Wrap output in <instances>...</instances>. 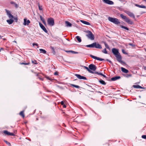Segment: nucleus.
I'll list each match as a JSON object with an SVG mask.
<instances>
[{"instance_id":"18","label":"nucleus","mask_w":146,"mask_h":146,"mask_svg":"<svg viewBox=\"0 0 146 146\" xmlns=\"http://www.w3.org/2000/svg\"><path fill=\"white\" fill-rule=\"evenodd\" d=\"M66 26L67 27H71L72 26V24L70 23L69 22L67 21H66L65 22Z\"/></svg>"},{"instance_id":"23","label":"nucleus","mask_w":146,"mask_h":146,"mask_svg":"<svg viewBox=\"0 0 146 146\" xmlns=\"http://www.w3.org/2000/svg\"><path fill=\"white\" fill-rule=\"evenodd\" d=\"M7 22L9 24H11L14 22V20L12 19H10L9 20H7Z\"/></svg>"},{"instance_id":"39","label":"nucleus","mask_w":146,"mask_h":146,"mask_svg":"<svg viewBox=\"0 0 146 146\" xmlns=\"http://www.w3.org/2000/svg\"><path fill=\"white\" fill-rule=\"evenodd\" d=\"M8 16L11 19H12L14 18L13 16L11 14V13L9 14V15Z\"/></svg>"},{"instance_id":"16","label":"nucleus","mask_w":146,"mask_h":146,"mask_svg":"<svg viewBox=\"0 0 146 146\" xmlns=\"http://www.w3.org/2000/svg\"><path fill=\"white\" fill-rule=\"evenodd\" d=\"M121 71L123 73H127L129 72L128 70L123 67H121Z\"/></svg>"},{"instance_id":"37","label":"nucleus","mask_w":146,"mask_h":146,"mask_svg":"<svg viewBox=\"0 0 146 146\" xmlns=\"http://www.w3.org/2000/svg\"><path fill=\"white\" fill-rule=\"evenodd\" d=\"M45 78L48 80L52 81V80H53V79L51 78L49 76H45Z\"/></svg>"},{"instance_id":"52","label":"nucleus","mask_w":146,"mask_h":146,"mask_svg":"<svg viewBox=\"0 0 146 146\" xmlns=\"http://www.w3.org/2000/svg\"><path fill=\"white\" fill-rule=\"evenodd\" d=\"M11 4H15V2H14L13 1H11Z\"/></svg>"},{"instance_id":"25","label":"nucleus","mask_w":146,"mask_h":146,"mask_svg":"<svg viewBox=\"0 0 146 146\" xmlns=\"http://www.w3.org/2000/svg\"><path fill=\"white\" fill-rule=\"evenodd\" d=\"M94 42L93 43L91 44L88 45L86 46L88 47L94 48Z\"/></svg>"},{"instance_id":"22","label":"nucleus","mask_w":146,"mask_h":146,"mask_svg":"<svg viewBox=\"0 0 146 146\" xmlns=\"http://www.w3.org/2000/svg\"><path fill=\"white\" fill-rule=\"evenodd\" d=\"M81 21L82 23L83 24H85V25H90V23L89 22H88L87 21H83V20H81Z\"/></svg>"},{"instance_id":"14","label":"nucleus","mask_w":146,"mask_h":146,"mask_svg":"<svg viewBox=\"0 0 146 146\" xmlns=\"http://www.w3.org/2000/svg\"><path fill=\"white\" fill-rule=\"evenodd\" d=\"M94 48L99 49H101L102 48L101 45L98 43H97L96 42H94Z\"/></svg>"},{"instance_id":"60","label":"nucleus","mask_w":146,"mask_h":146,"mask_svg":"<svg viewBox=\"0 0 146 146\" xmlns=\"http://www.w3.org/2000/svg\"><path fill=\"white\" fill-rule=\"evenodd\" d=\"M0 37L1 38V35H0Z\"/></svg>"},{"instance_id":"10","label":"nucleus","mask_w":146,"mask_h":146,"mask_svg":"<svg viewBox=\"0 0 146 146\" xmlns=\"http://www.w3.org/2000/svg\"><path fill=\"white\" fill-rule=\"evenodd\" d=\"M102 1L105 3L109 4V5H113V2L110 0H102Z\"/></svg>"},{"instance_id":"45","label":"nucleus","mask_w":146,"mask_h":146,"mask_svg":"<svg viewBox=\"0 0 146 146\" xmlns=\"http://www.w3.org/2000/svg\"><path fill=\"white\" fill-rule=\"evenodd\" d=\"M33 46H34L35 45H36V46L37 47V48H38V44H37V43H33Z\"/></svg>"},{"instance_id":"44","label":"nucleus","mask_w":146,"mask_h":146,"mask_svg":"<svg viewBox=\"0 0 146 146\" xmlns=\"http://www.w3.org/2000/svg\"><path fill=\"white\" fill-rule=\"evenodd\" d=\"M122 51L123 53L125 54H127V53L125 52V50L124 49H122Z\"/></svg>"},{"instance_id":"15","label":"nucleus","mask_w":146,"mask_h":146,"mask_svg":"<svg viewBox=\"0 0 146 146\" xmlns=\"http://www.w3.org/2000/svg\"><path fill=\"white\" fill-rule=\"evenodd\" d=\"M127 14L130 17H132L134 19L135 18V15L133 13L130 12H128Z\"/></svg>"},{"instance_id":"27","label":"nucleus","mask_w":146,"mask_h":146,"mask_svg":"<svg viewBox=\"0 0 146 146\" xmlns=\"http://www.w3.org/2000/svg\"><path fill=\"white\" fill-rule=\"evenodd\" d=\"M76 39H77V40H78V41L79 42H81L82 41V40L81 38V37H80L79 36H77L76 37Z\"/></svg>"},{"instance_id":"43","label":"nucleus","mask_w":146,"mask_h":146,"mask_svg":"<svg viewBox=\"0 0 146 146\" xmlns=\"http://www.w3.org/2000/svg\"><path fill=\"white\" fill-rule=\"evenodd\" d=\"M132 76V74H127L126 75V77L128 78H129V77H131V76Z\"/></svg>"},{"instance_id":"57","label":"nucleus","mask_w":146,"mask_h":146,"mask_svg":"<svg viewBox=\"0 0 146 146\" xmlns=\"http://www.w3.org/2000/svg\"><path fill=\"white\" fill-rule=\"evenodd\" d=\"M143 68L144 69L146 70V66L143 67Z\"/></svg>"},{"instance_id":"6","label":"nucleus","mask_w":146,"mask_h":146,"mask_svg":"<svg viewBox=\"0 0 146 146\" xmlns=\"http://www.w3.org/2000/svg\"><path fill=\"white\" fill-rule=\"evenodd\" d=\"M89 68L90 70H92L93 71H95L96 69V66L94 64H91L89 66Z\"/></svg>"},{"instance_id":"26","label":"nucleus","mask_w":146,"mask_h":146,"mask_svg":"<svg viewBox=\"0 0 146 146\" xmlns=\"http://www.w3.org/2000/svg\"><path fill=\"white\" fill-rule=\"evenodd\" d=\"M99 82L101 84L104 85H105L106 84V83L105 82L101 79L99 80Z\"/></svg>"},{"instance_id":"42","label":"nucleus","mask_w":146,"mask_h":146,"mask_svg":"<svg viewBox=\"0 0 146 146\" xmlns=\"http://www.w3.org/2000/svg\"><path fill=\"white\" fill-rule=\"evenodd\" d=\"M102 52L105 54H107L108 53L106 48H105L104 50H103Z\"/></svg>"},{"instance_id":"13","label":"nucleus","mask_w":146,"mask_h":146,"mask_svg":"<svg viewBox=\"0 0 146 146\" xmlns=\"http://www.w3.org/2000/svg\"><path fill=\"white\" fill-rule=\"evenodd\" d=\"M112 51L113 54L115 55L119 53L118 50L115 48H112Z\"/></svg>"},{"instance_id":"56","label":"nucleus","mask_w":146,"mask_h":146,"mask_svg":"<svg viewBox=\"0 0 146 146\" xmlns=\"http://www.w3.org/2000/svg\"><path fill=\"white\" fill-rule=\"evenodd\" d=\"M38 78H39V79L40 80L42 81L43 80V79H42L40 77Z\"/></svg>"},{"instance_id":"59","label":"nucleus","mask_w":146,"mask_h":146,"mask_svg":"<svg viewBox=\"0 0 146 146\" xmlns=\"http://www.w3.org/2000/svg\"><path fill=\"white\" fill-rule=\"evenodd\" d=\"M88 86H89V87H91V86H89V85H88Z\"/></svg>"},{"instance_id":"50","label":"nucleus","mask_w":146,"mask_h":146,"mask_svg":"<svg viewBox=\"0 0 146 146\" xmlns=\"http://www.w3.org/2000/svg\"><path fill=\"white\" fill-rule=\"evenodd\" d=\"M106 60L107 61H108L111 64H112V62L110 61V60H109L108 59H107Z\"/></svg>"},{"instance_id":"8","label":"nucleus","mask_w":146,"mask_h":146,"mask_svg":"<svg viewBox=\"0 0 146 146\" xmlns=\"http://www.w3.org/2000/svg\"><path fill=\"white\" fill-rule=\"evenodd\" d=\"M39 25L40 28L43 30L46 33H47L48 31L45 28V27L43 26V25L40 23H39Z\"/></svg>"},{"instance_id":"9","label":"nucleus","mask_w":146,"mask_h":146,"mask_svg":"<svg viewBox=\"0 0 146 146\" xmlns=\"http://www.w3.org/2000/svg\"><path fill=\"white\" fill-rule=\"evenodd\" d=\"M3 133L5 134L8 135L14 136L15 135L13 133H11L7 130H5L3 131Z\"/></svg>"},{"instance_id":"35","label":"nucleus","mask_w":146,"mask_h":146,"mask_svg":"<svg viewBox=\"0 0 146 146\" xmlns=\"http://www.w3.org/2000/svg\"><path fill=\"white\" fill-rule=\"evenodd\" d=\"M20 64L21 65L22 64H24L25 65H28L30 64V62H28L27 63H24V62H22V63H20Z\"/></svg>"},{"instance_id":"19","label":"nucleus","mask_w":146,"mask_h":146,"mask_svg":"<svg viewBox=\"0 0 146 146\" xmlns=\"http://www.w3.org/2000/svg\"><path fill=\"white\" fill-rule=\"evenodd\" d=\"M84 68L87 70L90 73L92 74H94V72L92 71L91 70H90L88 67L86 66H84Z\"/></svg>"},{"instance_id":"38","label":"nucleus","mask_w":146,"mask_h":146,"mask_svg":"<svg viewBox=\"0 0 146 146\" xmlns=\"http://www.w3.org/2000/svg\"><path fill=\"white\" fill-rule=\"evenodd\" d=\"M5 11H6V12L7 13V15H9V14H11V12H10V11L7 10V9H5Z\"/></svg>"},{"instance_id":"41","label":"nucleus","mask_w":146,"mask_h":146,"mask_svg":"<svg viewBox=\"0 0 146 146\" xmlns=\"http://www.w3.org/2000/svg\"><path fill=\"white\" fill-rule=\"evenodd\" d=\"M104 44L105 45V46L108 49L109 48V46L108 45V44H107V43L106 42H104Z\"/></svg>"},{"instance_id":"17","label":"nucleus","mask_w":146,"mask_h":146,"mask_svg":"<svg viewBox=\"0 0 146 146\" xmlns=\"http://www.w3.org/2000/svg\"><path fill=\"white\" fill-rule=\"evenodd\" d=\"M121 77L119 76H115V77L112 78L111 79L112 81H115L117 79H119Z\"/></svg>"},{"instance_id":"36","label":"nucleus","mask_w":146,"mask_h":146,"mask_svg":"<svg viewBox=\"0 0 146 146\" xmlns=\"http://www.w3.org/2000/svg\"><path fill=\"white\" fill-rule=\"evenodd\" d=\"M94 74H97L98 75H100L102 76H103V74L101 73H99L98 72H94Z\"/></svg>"},{"instance_id":"2","label":"nucleus","mask_w":146,"mask_h":146,"mask_svg":"<svg viewBox=\"0 0 146 146\" xmlns=\"http://www.w3.org/2000/svg\"><path fill=\"white\" fill-rule=\"evenodd\" d=\"M120 16L122 18L124 19L127 23L131 25L133 24V22L132 21H131L130 19L127 17L121 14L120 15Z\"/></svg>"},{"instance_id":"1","label":"nucleus","mask_w":146,"mask_h":146,"mask_svg":"<svg viewBox=\"0 0 146 146\" xmlns=\"http://www.w3.org/2000/svg\"><path fill=\"white\" fill-rule=\"evenodd\" d=\"M108 19L110 21L113 23L115 24H118L120 23L118 19L116 18H113L110 17L108 18Z\"/></svg>"},{"instance_id":"24","label":"nucleus","mask_w":146,"mask_h":146,"mask_svg":"<svg viewBox=\"0 0 146 146\" xmlns=\"http://www.w3.org/2000/svg\"><path fill=\"white\" fill-rule=\"evenodd\" d=\"M24 111H21L19 113V115L21 116L23 118H24L25 117V115L24 114Z\"/></svg>"},{"instance_id":"33","label":"nucleus","mask_w":146,"mask_h":146,"mask_svg":"<svg viewBox=\"0 0 146 146\" xmlns=\"http://www.w3.org/2000/svg\"><path fill=\"white\" fill-rule=\"evenodd\" d=\"M38 5L39 9L40 10H42L43 8H42V6L40 5L39 3H38Z\"/></svg>"},{"instance_id":"4","label":"nucleus","mask_w":146,"mask_h":146,"mask_svg":"<svg viewBox=\"0 0 146 146\" xmlns=\"http://www.w3.org/2000/svg\"><path fill=\"white\" fill-rule=\"evenodd\" d=\"M47 23L48 24L51 26H53L54 24V19L52 18L48 19Z\"/></svg>"},{"instance_id":"47","label":"nucleus","mask_w":146,"mask_h":146,"mask_svg":"<svg viewBox=\"0 0 146 146\" xmlns=\"http://www.w3.org/2000/svg\"><path fill=\"white\" fill-rule=\"evenodd\" d=\"M72 53L73 54H78V52H75V51H74L72 50Z\"/></svg>"},{"instance_id":"46","label":"nucleus","mask_w":146,"mask_h":146,"mask_svg":"<svg viewBox=\"0 0 146 146\" xmlns=\"http://www.w3.org/2000/svg\"><path fill=\"white\" fill-rule=\"evenodd\" d=\"M142 138L144 139H146V135H142Z\"/></svg>"},{"instance_id":"51","label":"nucleus","mask_w":146,"mask_h":146,"mask_svg":"<svg viewBox=\"0 0 146 146\" xmlns=\"http://www.w3.org/2000/svg\"><path fill=\"white\" fill-rule=\"evenodd\" d=\"M129 45H130V46H133V44L132 43H129Z\"/></svg>"},{"instance_id":"58","label":"nucleus","mask_w":146,"mask_h":146,"mask_svg":"<svg viewBox=\"0 0 146 146\" xmlns=\"http://www.w3.org/2000/svg\"><path fill=\"white\" fill-rule=\"evenodd\" d=\"M3 40H6V38H3Z\"/></svg>"},{"instance_id":"21","label":"nucleus","mask_w":146,"mask_h":146,"mask_svg":"<svg viewBox=\"0 0 146 146\" xmlns=\"http://www.w3.org/2000/svg\"><path fill=\"white\" fill-rule=\"evenodd\" d=\"M135 5L137 7L142 8H146V7L144 5H140L137 4H135Z\"/></svg>"},{"instance_id":"30","label":"nucleus","mask_w":146,"mask_h":146,"mask_svg":"<svg viewBox=\"0 0 146 146\" xmlns=\"http://www.w3.org/2000/svg\"><path fill=\"white\" fill-rule=\"evenodd\" d=\"M70 85L71 86H72L76 88H80V87L79 86H78V85H75L74 84H70Z\"/></svg>"},{"instance_id":"63","label":"nucleus","mask_w":146,"mask_h":146,"mask_svg":"<svg viewBox=\"0 0 146 146\" xmlns=\"http://www.w3.org/2000/svg\"><path fill=\"white\" fill-rule=\"evenodd\" d=\"M145 51L146 52V49L145 50Z\"/></svg>"},{"instance_id":"20","label":"nucleus","mask_w":146,"mask_h":146,"mask_svg":"<svg viewBox=\"0 0 146 146\" xmlns=\"http://www.w3.org/2000/svg\"><path fill=\"white\" fill-rule=\"evenodd\" d=\"M133 87L135 88H141L142 89L143 88L139 85H133Z\"/></svg>"},{"instance_id":"53","label":"nucleus","mask_w":146,"mask_h":146,"mask_svg":"<svg viewBox=\"0 0 146 146\" xmlns=\"http://www.w3.org/2000/svg\"><path fill=\"white\" fill-rule=\"evenodd\" d=\"M3 48H1L0 49V52L1 51V50H3Z\"/></svg>"},{"instance_id":"5","label":"nucleus","mask_w":146,"mask_h":146,"mask_svg":"<svg viewBox=\"0 0 146 146\" xmlns=\"http://www.w3.org/2000/svg\"><path fill=\"white\" fill-rule=\"evenodd\" d=\"M116 57L117 58V60L119 62L121 63L122 61L121 60L122 58L120 54L119 53L115 55Z\"/></svg>"},{"instance_id":"7","label":"nucleus","mask_w":146,"mask_h":146,"mask_svg":"<svg viewBox=\"0 0 146 146\" xmlns=\"http://www.w3.org/2000/svg\"><path fill=\"white\" fill-rule=\"evenodd\" d=\"M75 76H76L78 78L80 79L86 80V77L82 76L79 74H75Z\"/></svg>"},{"instance_id":"55","label":"nucleus","mask_w":146,"mask_h":146,"mask_svg":"<svg viewBox=\"0 0 146 146\" xmlns=\"http://www.w3.org/2000/svg\"><path fill=\"white\" fill-rule=\"evenodd\" d=\"M15 7L17 8V7H18V5L16 3H15Z\"/></svg>"},{"instance_id":"11","label":"nucleus","mask_w":146,"mask_h":146,"mask_svg":"<svg viewBox=\"0 0 146 146\" xmlns=\"http://www.w3.org/2000/svg\"><path fill=\"white\" fill-rule=\"evenodd\" d=\"M90 56L92 58H93L94 59H96L98 60L102 61L104 60V59H102L97 57L95 56L92 55H90Z\"/></svg>"},{"instance_id":"34","label":"nucleus","mask_w":146,"mask_h":146,"mask_svg":"<svg viewBox=\"0 0 146 146\" xmlns=\"http://www.w3.org/2000/svg\"><path fill=\"white\" fill-rule=\"evenodd\" d=\"M61 104L63 106V107L64 108H66V105L64 104V103L63 101H62L60 102Z\"/></svg>"},{"instance_id":"32","label":"nucleus","mask_w":146,"mask_h":146,"mask_svg":"<svg viewBox=\"0 0 146 146\" xmlns=\"http://www.w3.org/2000/svg\"><path fill=\"white\" fill-rule=\"evenodd\" d=\"M4 142L9 146H11V144L9 142H8V141L5 140H4Z\"/></svg>"},{"instance_id":"49","label":"nucleus","mask_w":146,"mask_h":146,"mask_svg":"<svg viewBox=\"0 0 146 146\" xmlns=\"http://www.w3.org/2000/svg\"><path fill=\"white\" fill-rule=\"evenodd\" d=\"M72 50H65V52H71L72 53Z\"/></svg>"},{"instance_id":"54","label":"nucleus","mask_w":146,"mask_h":146,"mask_svg":"<svg viewBox=\"0 0 146 146\" xmlns=\"http://www.w3.org/2000/svg\"><path fill=\"white\" fill-rule=\"evenodd\" d=\"M104 77V78H107V77H106V76L104 75L103 74V76Z\"/></svg>"},{"instance_id":"28","label":"nucleus","mask_w":146,"mask_h":146,"mask_svg":"<svg viewBox=\"0 0 146 146\" xmlns=\"http://www.w3.org/2000/svg\"><path fill=\"white\" fill-rule=\"evenodd\" d=\"M39 50L40 52V53H41L45 54L46 52V51L45 50L42 49H39Z\"/></svg>"},{"instance_id":"3","label":"nucleus","mask_w":146,"mask_h":146,"mask_svg":"<svg viewBox=\"0 0 146 146\" xmlns=\"http://www.w3.org/2000/svg\"><path fill=\"white\" fill-rule=\"evenodd\" d=\"M87 34L86 36L91 40H93L94 39V37L92 33L90 31H87Z\"/></svg>"},{"instance_id":"12","label":"nucleus","mask_w":146,"mask_h":146,"mask_svg":"<svg viewBox=\"0 0 146 146\" xmlns=\"http://www.w3.org/2000/svg\"><path fill=\"white\" fill-rule=\"evenodd\" d=\"M23 25H28L30 23V21L29 20H27V19L25 18L24 19Z\"/></svg>"},{"instance_id":"61","label":"nucleus","mask_w":146,"mask_h":146,"mask_svg":"<svg viewBox=\"0 0 146 146\" xmlns=\"http://www.w3.org/2000/svg\"><path fill=\"white\" fill-rule=\"evenodd\" d=\"M38 74H36V76H38Z\"/></svg>"},{"instance_id":"29","label":"nucleus","mask_w":146,"mask_h":146,"mask_svg":"<svg viewBox=\"0 0 146 146\" xmlns=\"http://www.w3.org/2000/svg\"><path fill=\"white\" fill-rule=\"evenodd\" d=\"M40 18L41 19V20L42 21L43 23L45 24L46 23V22L45 21V20L44 18L42 17V16L41 15H40Z\"/></svg>"},{"instance_id":"31","label":"nucleus","mask_w":146,"mask_h":146,"mask_svg":"<svg viewBox=\"0 0 146 146\" xmlns=\"http://www.w3.org/2000/svg\"><path fill=\"white\" fill-rule=\"evenodd\" d=\"M120 27L121 28H123V29H126L128 31V30H129V29L127 27H125L124 26H123V25H121L120 26Z\"/></svg>"},{"instance_id":"40","label":"nucleus","mask_w":146,"mask_h":146,"mask_svg":"<svg viewBox=\"0 0 146 146\" xmlns=\"http://www.w3.org/2000/svg\"><path fill=\"white\" fill-rule=\"evenodd\" d=\"M32 63L35 64H38V63L37 62V61L35 60H32Z\"/></svg>"},{"instance_id":"62","label":"nucleus","mask_w":146,"mask_h":146,"mask_svg":"<svg viewBox=\"0 0 146 146\" xmlns=\"http://www.w3.org/2000/svg\"><path fill=\"white\" fill-rule=\"evenodd\" d=\"M107 80H108V78H107Z\"/></svg>"},{"instance_id":"48","label":"nucleus","mask_w":146,"mask_h":146,"mask_svg":"<svg viewBox=\"0 0 146 146\" xmlns=\"http://www.w3.org/2000/svg\"><path fill=\"white\" fill-rule=\"evenodd\" d=\"M54 75H58V73L57 72H55L54 73Z\"/></svg>"}]
</instances>
